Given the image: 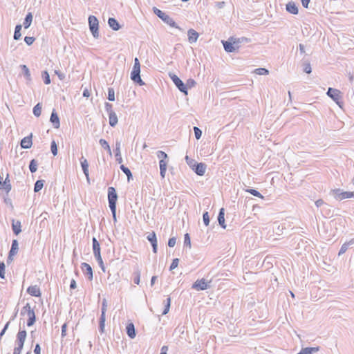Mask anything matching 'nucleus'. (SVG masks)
Segmentation results:
<instances>
[{
  "label": "nucleus",
  "instance_id": "obj_1",
  "mask_svg": "<svg viewBox=\"0 0 354 354\" xmlns=\"http://www.w3.org/2000/svg\"><path fill=\"white\" fill-rule=\"evenodd\" d=\"M243 40L247 41L248 39L244 37H242L241 39L231 37L230 39V41H222V43L223 44L224 49L226 52L233 53L235 52L239 48V44Z\"/></svg>",
  "mask_w": 354,
  "mask_h": 354
},
{
  "label": "nucleus",
  "instance_id": "obj_2",
  "mask_svg": "<svg viewBox=\"0 0 354 354\" xmlns=\"http://www.w3.org/2000/svg\"><path fill=\"white\" fill-rule=\"evenodd\" d=\"M140 64L138 59L137 57L134 59V65L133 66L132 71L131 73V79L134 82L138 83L139 85L142 86L145 84V82L142 80L140 77Z\"/></svg>",
  "mask_w": 354,
  "mask_h": 354
},
{
  "label": "nucleus",
  "instance_id": "obj_3",
  "mask_svg": "<svg viewBox=\"0 0 354 354\" xmlns=\"http://www.w3.org/2000/svg\"><path fill=\"white\" fill-rule=\"evenodd\" d=\"M153 12L160 18L165 23L168 24L169 26L181 30V28L176 24V23L174 21V19L170 17L169 15L154 7L153 8Z\"/></svg>",
  "mask_w": 354,
  "mask_h": 354
},
{
  "label": "nucleus",
  "instance_id": "obj_4",
  "mask_svg": "<svg viewBox=\"0 0 354 354\" xmlns=\"http://www.w3.org/2000/svg\"><path fill=\"white\" fill-rule=\"evenodd\" d=\"M88 25L90 30L94 38L99 37V21L98 19L93 15L88 17Z\"/></svg>",
  "mask_w": 354,
  "mask_h": 354
},
{
  "label": "nucleus",
  "instance_id": "obj_5",
  "mask_svg": "<svg viewBox=\"0 0 354 354\" xmlns=\"http://www.w3.org/2000/svg\"><path fill=\"white\" fill-rule=\"evenodd\" d=\"M327 95L330 98H332L339 107H342V102L340 101L342 99V95L341 92L339 90L336 88H328Z\"/></svg>",
  "mask_w": 354,
  "mask_h": 354
},
{
  "label": "nucleus",
  "instance_id": "obj_6",
  "mask_svg": "<svg viewBox=\"0 0 354 354\" xmlns=\"http://www.w3.org/2000/svg\"><path fill=\"white\" fill-rule=\"evenodd\" d=\"M118 200V194L114 187H109L108 188V201L110 208L116 207V202Z\"/></svg>",
  "mask_w": 354,
  "mask_h": 354
},
{
  "label": "nucleus",
  "instance_id": "obj_7",
  "mask_svg": "<svg viewBox=\"0 0 354 354\" xmlns=\"http://www.w3.org/2000/svg\"><path fill=\"white\" fill-rule=\"evenodd\" d=\"M211 281H207L205 279L196 280L192 285V288L196 290H205L210 288Z\"/></svg>",
  "mask_w": 354,
  "mask_h": 354
},
{
  "label": "nucleus",
  "instance_id": "obj_8",
  "mask_svg": "<svg viewBox=\"0 0 354 354\" xmlns=\"http://www.w3.org/2000/svg\"><path fill=\"white\" fill-rule=\"evenodd\" d=\"M169 77L176 87L183 93L187 94V89L183 81L175 74L169 73Z\"/></svg>",
  "mask_w": 354,
  "mask_h": 354
},
{
  "label": "nucleus",
  "instance_id": "obj_9",
  "mask_svg": "<svg viewBox=\"0 0 354 354\" xmlns=\"http://www.w3.org/2000/svg\"><path fill=\"white\" fill-rule=\"evenodd\" d=\"M335 198L336 200L342 201L346 198H354L353 192H344L340 189H336L333 190Z\"/></svg>",
  "mask_w": 354,
  "mask_h": 354
},
{
  "label": "nucleus",
  "instance_id": "obj_10",
  "mask_svg": "<svg viewBox=\"0 0 354 354\" xmlns=\"http://www.w3.org/2000/svg\"><path fill=\"white\" fill-rule=\"evenodd\" d=\"M207 166L205 163H196L193 165L192 169L199 176H203L205 173Z\"/></svg>",
  "mask_w": 354,
  "mask_h": 354
},
{
  "label": "nucleus",
  "instance_id": "obj_11",
  "mask_svg": "<svg viewBox=\"0 0 354 354\" xmlns=\"http://www.w3.org/2000/svg\"><path fill=\"white\" fill-rule=\"evenodd\" d=\"M147 240L151 243V246L153 248V252L154 253L157 252V247H158V243H157V239L156 235L154 232H152L149 233L147 236Z\"/></svg>",
  "mask_w": 354,
  "mask_h": 354
},
{
  "label": "nucleus",
  "instance_id": "obj_12",
  "mask_svg": "<svg viewBox=\"0 0 354 354\" xmlns=\"http://www.w3.org/2000/svg\"><path fill=\"white\" fill-rule=\"evenodd\" d=\"M21 315H27L28 317H35V314L29 303H27L21 309Z\"/></svg>",
  "mask_w": 354,
  "mask_h": 354
},
{
  "label": "nucleus",
  "instance_id": "obj_13",
  "mask_svg": "<svg viewBox=\"0 0 354 354\" xmlns=\"http://www.w3.org/2000/svg\"><path fill=\"white\" fill-rule=\"evenodd\" d=\"M81 268L84 273L88 276V279L91 281L93 279V270L91 266L86 263H82Z\"/></svg>",
  "mask_w": 354,
  "mask_h": 354
},
{
  "label": "nucleus",
  "instance_id": "obj_14",
  "mask_svg": "<svg viewBox=\"0 0 354 354\" xmlns=\"http://www.w3.org/2000/svg\"><path fill=\"white\" fill-rule=\"evenodd\" d=\"M18 242L17 240H13L12 243L11 249L9 252V256L8 257V262L12 261V257L15 255L18 252Z\"/></svg>",
  "mask_w": 354,
  "mask_h": 354
},
{
  "label": "nucleus",
  "instance_id": "obj_15",
  "mask_svg": "<svg viewBox=\"0 0 354 354\" xmlns=\"http://www.w3.org/2000/svg\"><path fill=\"white\" fill-rule=\"evenodd\" d=\"M81 166L84 175L86 176L87 182L89 183L88 163L86 159L83 156L81 158Z\"/></svg>",
  "mask_w": 354,
  "mask_h": 354
},
{
  "label": "nucleus",
  "instance_id": "obj_16",
  "mask_svg": "<svg viewBox=\"0 0 354 354\" xmlns=\"http://www.w3.org/2000/svg\"><path fill=\"white\" fill-rule=\"evenodd\" d=\"M92 241H93V250L94 257H100V256H101L100 243L95 237L93 238Z\"/></svg>",
  "mask_w": 354,
  "mask_h": 354
},
{
  "label": "nucleus",
  "instance_id": "obj_17",
  "mask_svg": "<svg viewBox=\"0 0 354 354\" xmlns=\"http://www.w3.org/2000/svg\"><path fill=\"white\" fill-rule=\"evenodd\" d=\"M50 121L53 124L54 128L58 129L59 127V126H60L59 118L57 113L55 111V110H53L51 113V115L50 118Z\"/></svg>",
  "mask_w": 354,
  "mask_h": 354
},
{
  "label": "nucleus",
  "instance_id": "obj_18",
  "mask_svg": "<svg viewBox=\"0 0 354 354\" xmlns=\"http://www.w3.org/2000/svg\"><path fill=\"white\" fill-rule=\"evenodd\" d=\"M32 145V134L24 138L21 141V147L23 149H29L31 147Z\"/></svg>",
  "mask_w": 354,
  "mask_h": 354
},
{
  "label": "nucleus",
  "instance_id": "obj_19",
  "mask_svg": "<svg viewBox=\"0 0 354 354\" xmlns=\"http://www.w3.org/2000/svg\"><path fill=\"white\" fill-rule=\"evenodd\" d=\"M188 40L189 43H195L198 38V33L194 29H189L187 32Z\"/></svg>",
  "mask_w": 354,
  "mask_h": 354
},
{
  "label": "nucleus",
  "instance_id": "obj_20",
  "mask_svg": "<svg viewBox=\"0 0 354 354\" xmlns=\"http://www.w3.org/2000/svg\"><path fill=\"white\" fill-rule=\"evenodd\" d=\"M27 292L31 296L39 297L41 295V291L37 286H31L28 288Z\"/></svg>",
  "mask_w": 354,
  "mask_h": 354
},
{
  "label": "nucleus",
  "instance_id": "obj_21",
  "mask_svg": "<svg viewBox=\"0 0 354 354\" xmlns=\"http://www.w3.org/2000/svg\"><path fill=\"white\" fill-rule=\"evenodd\" d=\"M286 10L291 14L297 15L298 13V8L296 6V4L292 1L288 2L286 4Z\"/></svg>",
  "mask_w": 354,
  "mask_h": 354
},
{
  "label": "nucleus",
  "instance_id": "obj_22",
  "mask_svg": "<svg viewBox=\"0 0 354 354\" xmlns=\"http://www.w3.org/2000/svg\"><path fill=\"white\" fill-rule=\"evenodd\" d=\"M120 147H121L120 141L117 140L115 142V151L116 161L120 164L122 163V158L121 154H120Z\"/></svg>",
  "mask_w": 354,
  "mask_h": 354
},
{
  "label": "nucleus",
  "instance_id": "obj_23",
  "mask_svg": "<svg viewBox=\"0 0 354 354\" xmlns=\"http://www.w3.org/2000/svg\"><path fill=\"white\" fill-rule=\"evenodd\" d=\"M11 184L9 179V175L7 174L6 178H5L4 181L2 182L1 186L0 187V189H4L6 192H9L11 190Z\"/></svg>",
  "mask_w": 354,
  "mask_h": 354
},
{
  "label": "nucleus",
  "instance_id": "obj_24",
  "mask_svg": "<svg viewBox=\"0 0 354 354\" xmlns=\"http://www.w3.org/2000/svg\"><path fill=\"white\" fill-rule=\"evenodd\" d=\"M127 333L129 335V337L131 339H133L136 337V330L135 327L133 323H129L127 326Z\"/></svg>",
  "mask_w": 354,
  "mask_h": 354
},
{
  "label": "nucleus",
  "instance_id": "obj_25",
  "mask_svg": "<svg viewBox=\"0 0 354 354\" xmlns=\"http://www.w3.org/2000/svg\"><path fill=\"white\" fill-rule=\"evenodd\" d=\"M167 162L164 160H160L159 161V167H160V176L162 178H164L165 177V174H166V171H167Z\"/></svg>",
  "mask_w": 354,
  "mask_h": 354
},
{
  "label": "nucleus",
  "instance_id": "obj_26",
  "mask_svg": "<svg viewBox=\"0 0 354 354\" xmlns=\"http://www.w3.org/2000/svg\"><path fill=\"white\" fill-rule=\"evenodd\" d=\"M21 225L20 221H15V220H12V228L13 232L16 235H18L21 232Z\"/></svg>",
  "mask_w": 354,
  "mask_h": 354
},
{
  "label": "nucleus",
  "instance_id": "obj_27",
  "mask_svg": "<svg viewBox=\"0 0 354 354\" xmlns=\"http://www.w3.org/2000/svg\"><path fill=\"white\" fill-rule=\"evenodd\" d=\"M225 213H224V209L221 208L219 211L218 215V222L219 225L224 229H225L226 225H225Z\"/></svg>",
  "mask_w": 354,
  "mask_h": 354
},
{
  "label": "nucleus",
  "instance_id": "obj_28",
  "mask_svg": "<svg viewBox=\"0 0 354 354\" xmlns=\"http://www.w3.org/2000/svg\"><path fill=\"white\" fill-rule=\"evenodd\" d=\"M109 26L113 30H118L120 28V26L118 21L115 18H109L108 20Z\"/></svg>",
  "mask_w": 354,
  "mask_h": 354
},
{
  "label": "nucleus",
  "instance_id": "obj_29",
  "mask_svg": "<svg viewBox=\"0 0 354 354\" xmlns=\"http://www.w3.org/2000/svg\"><path fill=\"white\" fill-rule=\"evenodd\" d=\"M319 351V347H306L302 348L297 354H313Z\"/></svg>",
  "mask_w": 354,
  "mask_h": 354
},
{
  "label": "nucleus",
  "instance_id": "obj_30",
  "mask_svg": "<svg viewBox=\"0 0 354 354\" xmlns=\"http://www.w3.org/2000/svg\"><path fill=\"white\" fill-rule=\"evenodd\" d=\"M354 243V239L350 240L348 242L344 243L342 246L339 251L338 255L340 256L346 252V251L348 250L349 245Z\"/></svg>",
  "mask_w": 354,
  "mask_h": 354
},
{
  "label": "nucleus",
  "instance_id": "obj_31",
  "mask_svg": "<svg viewBox=\"0 0 354 354\" xmlns=\"http://www.w3.org/2000/svg\"><path fill=\"white\" fill-rule=\"evenodd\" d=\"M109 120L110 126L115 127L117 124L118 120L115 112L109 114Z\"/></svg>",
  "mask_w": 354,
  "mask_h": 354
},
{
  "label": "nucleus",
  "instance_id": "obj_32",
  "mask_svg": "<svg viewBox=\"0 0 354 354\" xmlns=\"http://www.w3.org/2000/svg\"><path fill=\"white\" fill-rule=\"evenodd\" d=\"M32 21V15L30 12H29L25 17L24 21V26L25 28H28Z\"/></svg>",
  "mask_w": 354,
  "mask_h": 354
},
{
  "label": "nucleus",
  "instance_id": "obj_33",
  "mask_svg": "<svg viewBox=\"0 0 354 354\" xmlns=\"http://www.w3.org/2000/svg\"><path fill=\"white\" fill-rule=\"evenodd\" d=\"M26 338V330H19L17 335V342H25Z\"/></svg>",
  "mask_w": 354,
  "mask_h": 354
},
{
  "label": "nucleus",
  "instance_id": "obj_34",
  "mask_svg": "<svg viewBox=\"0 0 354 354\" xmlns=\"http://www.w3.org/2000/svg\"><path fill=\"white\" fill-rule=\"evenodd\" d=\"M163 304L165 306V308H164V310L162 314L166 315L168 313V312L169 310V308H170V305H171V298L167 297V299L164 301Z\"/></svg>",
  "mask_w": 354,
  "mask_h": 354
},
{
  "label": "nucleus",
  "instance_id": "obj_35",
  "mask_svg": "<svg viewBox=\"0 0 354 354\" xmlns=\"http://www.w3.org/2000/svg\"><path fill=\"white\" fill-rule=\"evenodd\" d=\"M44 180H38L35 183L34 191L35 192H39L44 187Z\"/></svg>",
  "mask_w": 354,
  "mask_h": 354
},
{
  "label": "nucleus",
  "instance_id": "obj_36",
  "mask_svg": "<svg viewBox=\"0 0 354 354\" xmlns=\"http://www.w3.org/2000/svg\"><path fill=\"white\" fill-rule=\"evenodd\" d=\"M21 30V25H20V24L17 25L15 27V33H14V39L18 40L20 39V37L21 36V32H20Z\"/></svg>",
  "mask_w": 354,
  "mask_h": 354
},
{
  "label": "nucleus",
  "instance_id": "obj_37",
  "mask_svg": "<svg viewBox=\"0 0 354 354\" xmlns=\"http://www.w3.org/2000/svg\"><path fill=\"white\" fill-rule=\"evenodd\" d=\"M37 166H38V162L37 160H35V159H32L30 162V165H29V169L30 171L32 172V173H34L37 171Z\"/></svg>",
  "mask_w": 354,
  "mask_h": 354
},
{
  "label": "nucleus",
  "instance_id": "obj_38",
  "mask_svg": "<svg viewBox=\"0 0 354 354\" xmlns=\"http://www.w3.org/2000/svg\"><path fill=\"white\" fill-rule=\"evenodd\" d=\"M120 169L127 175L128 180L132 178V174L129 168L125 167L124 165H121L120 167Z\"/></svg>",
  "mask_w": 354,
  "mask_h": 354
},
{
  "label": "nucleus",
  "instance_id": "obj_39",
  "mask_svg": "<svg viewBox=\"0 0 354 354\" xmlns=\"http://www.w3.org/2000/svg\"><path fill=\"white\" fill-rule=\"evenodd\" d=\"M100 145L104 148L105 149L107 150V151L109 152V153L111 156V148H110V146L109 145V143L104 139H100V141H99Z\"/></svg>",
  "mask_w": 354,
  "mask_h": 354
},
{
  "label": "nucleus",
  "instance_id": "obj_40",
  "mask_svg": "<svg viewBox=\"0 0 354 354\" xmlns=\"http://www.w3.org/2000/svg\"><path fill=\"white\" fill-rule=\"evenodd\" d=\"M41 106L39 103H38L33 108V114L36 117H39L41 115Z\"/></svg>",
  "mask_w": 354,
  "mask_h": 354
},
{
  "label": "nucleus",
  "instance_id": "obj_41",
  "mask_svg": "<svg viewBox=\"0 0 354 354\" xmlns=\"http://www.w3.org/2000/svg\"><path fill=\"white\" fill-rule=\"evenodd\" d=\"M254 72V73H256L257 75H266L269 73L268 70H267L266 68H256Z\"/></svg>",
  "mask_w": 354,
  "mask_h": 354
},
{
  "label": "nucleus",
  "instance_id": "obj_42",
  "mask_svg": "<svg viewBox=\"0 0 354 354\" xmlns=\"http://www.w3.org/2000/svg\"><path fill=\"white\" fill-rule=\"evenodd\" d=\"M245 192L251 194L252 195H253L254 196H257V197H259V198H263V196L261 194V193L259 192L258 191H257L256 189H247L245 190Z\"/></svg>",
  "mask_w": 354,
  "mask_h": 354
},
{
  "label": "nucleus",
  "instance_id": "obj_43",
  "mask_svg": "<svg viewBox=\"0 0 354 354\" xmlns=\"http://www.w3.org/2000/svg\"><path fill=\"white\" fill-rule=\"evenodd\" d=\"M21 67L23 70L24 75L26 77V78L28 80H30V71H29L28 68L26 65H21Z\"/></svg>",
  "mask_w": 354,
  "mask_h": 354
},
{
  "label": "nucleus",
  "instance_id": "obj_44",
  "mask_svg": "<svg viewBox=\"0 0 354 354\" xmlns=\"http://www.w3.org/2000/svg\"><path fill=\"white\" fill-rule=\"evenodd\" d=\"M108 99L110 101L115 100V92L113 88H109L108 89Z\"/></svg>",
  "mask_w": 354,
  "mask_h": 354
},
{
  "label": "nucleus",
  "instance_id": "obj_45",
  "mask_svg": "<svg viewBox=\"0 0 354 354\" xmlns=\"http://www.w3.org/2000/svg\"><path fill=\"white\" fill-rule=\"evenodd\" d=\"M42 77H43L44 82L46 84H49L50 83V76L47 71H44L42 73Z\"/></svg>",
  "mask_w": 354,
  "mask_h": 354
},
{
  "label": "nucleus",
  "instance_id": "obj_46",
  "mask_svg": "<svg viewBox=\"0 0 354 354\" xmlns=\"http://www.w3.org/2000/svg\"><path fill=\"white\" fill-rule=\"evenodd\" d=\"M50 150H51L52 153L54 156H56L57 154V144L55 140H53L51 142Z\"/></svg>",
  "mask_w": 354,
  "mask_h": 354
},
{
  "label": "nucleus",
  "instance_id": "obj_47",
  "mask_svg": "<svg viewBox=\"0 0 354 354\" xmlns=\"http://www.w3.org/2000/svg\"><path fill=\"white\" fill-rule=\"evenodd\" d=\"M104 325H105V316H104L103 315H101L100 318V330L102 333L104 332Z\"/></svg>",
  "mask_w": 354,
  "mask_h": 354
},
{
  "label": "nucleus",
  "instance_id": "obj_48",
  "mask_svg": "<svg viewBox=\"0 0 354 354\" xmlns=\"http://www.w3.org/2000/svg\"><path fill=\"white\" fill-rule=\"evenodd\" d=\"M106 309H107V301L106 299H103L102 302V313H101V315H103L104 316H105Z\"/></svg>",
  "mask_w": 354,
  "mask_h": 354
},
{
  "label": "nucleus",
  "instance_id": "obj_49",
  "mask_svg": "<svg viewBox=\"0 0 354 354\" xmlns=\"http://www.w3.org/2000/svg\"><path fill=\"white\" fill-rule=\"evenodd\" d=\"M157 157L160 160H165L168 158L167 154L162 151H158L157 152Z\"/></svg>",
  "mask_w": 354,
  "mask_h": 354
},
{
  "label": "nucleus",
  "instance_id": "obj_50",
  "mask_svg": "<svg viewBox=\"0 0 354 354\" xmlns=\"http://www.w3.org/2000/svg\"><path fill=\"white\" fill-rule=\"evenodd\" d=\"M194 131L195 133V137L197 140L200 139L202 136V131L197 127H194Z\"/></svg>",
  "mask_w": 354,
  "mask_h": 354
},
{
  "label": "nucleus",
  "instance_id": "obj_51",
  "mask_svg": "<svg viewBox=\"0 0 354 354\" xmlns=\"http://www.w3.org/2000/svg\"><path fill=\"white\" fill-rule=\"evenodd\" d=\"M0 278L5 279V264L0 262Z\"/></svg>",
  "mask_w": 354,
  "mask_h": 354
},
{
  "label": "nucleus",
  "instance_id": "obj_52",
  "mask_svg": "<svg viewBox=\"0 0 354 354\" xmlns=\"http://www.w3.org/2000/svg\"><path fill=\"white\" fill-rule=\"evenodd\" d=\"M178 263H179L178 259H177V258L174 259L172 261V263L170 266L169 270H172L175 269L176 268H177L178 266Z\"/></svg>",
  "mask_w": 354,
  "mask_h": 354
},
{
  "label": "nucleus",
  "instance_id": "obj_53",
  "mask_svg": "<svg viewBox=\"0 0 354 354\" xmlns=\"http://www.w3.org/2000/svg\"><path fill=\"white\" fill-rule=\"evenodd\" d=\"M184 244L185 245L189 246V248L191 247V240H190V237H189V235L188 233L185 234V236H184Z\"/></svg>",
  "mask_w": 354,
  "mask_h": 354
},
{
  "label": "nucleus",
  "instance_id": "obj_54",
  "mask_svg": "<svg viewBox=\"0 0 354 354\" xmlns=\"http://www.w3.org/2000/svg\"><path fill=\"white\" fill-rule=\"evenodd\" d=\"M203 222H204V224L207 226L209 223V214H208V212H206L203 214Z\"/></svg>",
  "mask_w": 354,
  "mask_h": 354
},
{
  "label": "nucleus",
  "instance_id": "obj_55",
  "mask_svg": "<svg viewBox=\"0 0 354 354\" xmlns=\"http://www.w3.org/2000/svg\"><path fill=\"white\" fill-rule=\"evenodd\" d=\"M140 271H137L135 272V277L133 279V281L136 284L138 285L140 283Z\"/></svg>",
  "mask_w": 354,
  "mask_h": 354
},
{
  "label": "nucleus",
  "instance_id": "obj_56",
  "mask_svg": "<svg viewBox=\"0 0 354 354\" xmlns=\"http://www.w3.org/2000/svg\"><path fill=\"white\" fill-rule=\"evenodd\" d=\"M100 266V267L101 268V269L102 270L103 272H105V268H104V263H103V261H102V257L100 256V257H95Z\"/></svg>",
  "mask_w": 354,
  "mask_h": 354
},
{
  "label": "nucleus",
  "instance_id": "obj_57",
  "mask_svg": "<svg viewBox=\"0 0 354 354\" xmlns=\"http://www.w3.org/2000/svg\"><path fill=\"white\" fill-rule=\"evenodd\" d=\"M25 42L27 45L30 46L35 41V38L33 37H25L24 38Z\"/></svg>",
  "mask_w": 354,
  "mask_h": 354
},
{
  "label": "nucleus",
  "instance_id": "obj_58",
  "mask_svg": "<svg viewBox=\"0 0 354 354\" xmlns=\"http://www.w3.org/2000/svg\"><path fill=\"white\" fill-rule=\"evenodd\" d=\"M105 109L108 114H110L111 113H114V111L112 109V104H111L109 102L105 103Z\"/></svg>",
  "mask_w": 354,
  "mask_h": 354
},
{
  "label": "nucleus",
  "instance_id": "obj_59",
  "mask_svg": "<svg viewBox=\"0 0 354 354\" xmlns=\"http://www.w3.org/2000/svg\"><path fill=\"white\" fill-rule=\"evenodd\" d=\"M176 239L175 237H171L168 241V245L171 248L174 247L176 245Z\"/></svg>",
  "mask_w": 354,
  "mask_h": 354
},
{
  "label": "nucleus",
  "instance_id": "obj_60",
  "mask_svg": "<svg viewBox=\"0 0 354 354\" xmlns=\"http://www.w3.org/2000/svg\"><path fill=\"white\" fill-rule=\"evenodd\" d=\"M195 84H196V82L193 79H189L187 81L185 86H186V87L188 86V87L191 88V87L194 86Z\"/></svg>",
  "mask_w": 354,
  "mask_h": 354
},
{
  "label": "nucleus",
  "instance_id": "obj_61",
  "mask_svg": "<svg viewBox=\"0 0 354 354\" xmlns=\"http://www.w3.org/2000/svg\"><path fill=\"white\" fill-rule=\"evenodd\" d=\"M35 320H36L35 316V317H28V322H27V326H32L35 324Z\"/></svg>",
  "mask_w": 354,
  "mask_h": 354
},
{
  "label": "nucleus",
  "instance_id": "obj_62",
  "mask_svg": "<svg viewBox=\"0 0 354 354\" xmlns=\"http://www.w3.org/2000/svg\"><path fill=\"white\" fill-rule=\"evenodd\" d=\"M304 71L306 73H311V66L309 63H306L304 65Z\"/></svg>",
  "mask_w": 354,
  "mask_h": 354
},
{
  "label": "nucleus",
  "instance_id": "obj_63",
  "mask_svg": "<svg viewBox=\"0 0 354 354\" xmlns=\"http://www.w3.org/2000/svg\"><path fill=\"white\" fill-rule=\"evenodd\" d=\"M185 160L187 163L189 165L190 167H193V165L196 164L194 160L190 159L187 156L185 157Z\"/></svg>",
  "mask_w": 354,
  "mask_h": 354
},
{
  "label": "nucleus",
  "instance_id": "obj_64",
  "mask_svg": "<svg viewBox=\"0 0 354 354\" xmlns=\"http://www.w3.org/2000/svg\"><path fill=\"white\" fill-rule=\"evenodd\" d=\"M34 353L35 354H40V353H41V347H40L39 344H37L35 345V349H34Z\"/></svg>",
  "mask_w": 354,
  "mask_h": 354
}]
</instances>
